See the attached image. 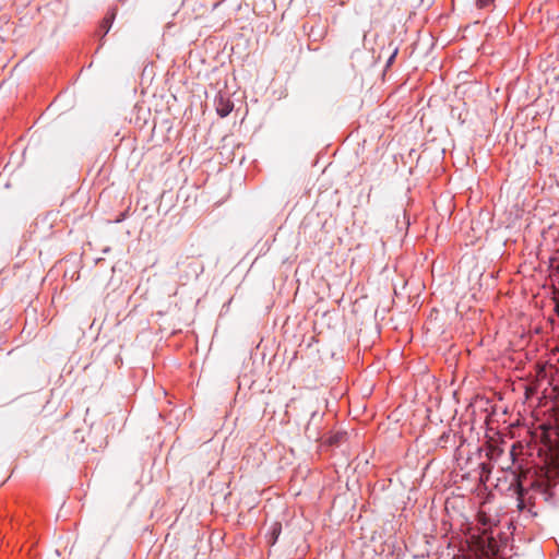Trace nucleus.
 Wrapping results in <instances>:
<instances>
[{
  "instance_id": "obj_1",
  "label": "nucleus",
  "mask_w": 559,
  "mask_h": 559,
  "mask_svg": "<svg viewBox=\"0 0 559 559\" xmlns=\"http://www.w3.org/2000/svg\"><path fill=\"white\" fill-rule=\"evenodd\" d=\"M509 455L515 467L511 485L515 486L518 509L535 518L538 509L552 503L554 487L559 484V421L543 447L516 442Z\"/></svg>"
},
{
  "instance_id": "obj_2",
  "label": "nucleus",
  "mask_w": 559,
  "mask_h": 559,
  "mask_svg": "<svg viewBox=\"0 0 559 559\" xmlns=\"http://www.w3.org/2000/svg\"><path fill=\"white\" fill-rule=\"evenodd\" d=\"M478 522L483 526L481 534L478 536V544L487 556H493L499 551V544L493 536V528L490 524V520L485 514H479Z\"/></svg>"
},
{
  "instance_id": "obj_3",
  "label": "nucleus",
  "mask_w": 559,
  "mask_h": 559,
  "mask_svg": "<svg viewBox=\"0 0 559 559\" xmlns=\"http://www.w3.org/2000/svg\"><path fill=\"white\" fill-rule=\"evenodd\" d=\"M185 274L180 276V280H183L186 282L191 278L197 280L200 276V274H202L204 271L203 264L194 260H189L185 262Z\"/></svg>"
},
{
  "instance_id": "obj_4",
  "label": "nucleus",
  "mask_w": 559,
  "mask_h": 559,
  "mask_svg": "<svg viewBox=\"0 0 559 559\" xmlns=\"http://www.w3.org/2000/svg\"><path fill=\"white\" fill-rule=\"evenodd\" d=\"M215 102H216V111L219 117L224 118L231 112V110L234 108V104L228 98L219 96L216 98Z\"/></svg>"
},
{
  "instance_id": "obj_5",
  "label": "nucleus",
  "mask_w": 559,
  "mask_h": 559,
  "mask_svg": "<svg viewBox=\"0 0 559 559\" xmlns=\"http://www.w3.org/2000/svg\"><path fill=\"white\" fill-rule=\"evenodd\" d=\"M282 532V524L280 522H275L272 524L270 532L267 533V542L270 545H274Z\"/></svg>"
},
{
  "instance_id": "obj_6",
  "label": "nucleus",
  "mask_w": 559,
  "mask_h": 559,
  "mask_svg": "<svg viewBox=\"0 0 559 559\" xmlns=\"http://www.w3.org/2000/svg\"><path fill=\"white\" fill-rule=\"evenodd\" d=\"M480 473H479V479L481 483H486L489 479V475L491 473V464L490 463H480L479 464Z\"/></svg>"
},
{
  "instance_id": "obj_7",
  "label": "nucleus",
  "mask_w": 559,
  "mask_h": 559,
  "mask_svg": "<svg viewBox=\"0 0 559 559\" xmlns=\"http://www.w3.org/2000/svg\"><path fill=\"white\" fill-rule=\"evenodd\" d=\"M114 17H115V13H111L110 15H107L104 17V20L102 22V27L105 28V33H107L109 31Z\"/></svg>"
},
{
  "instance_id": "obj_8",
  "label": "nucleus",
  "mask_w": 559,
  "mask_h": 559,
  "mask_svg": "<svg viewBox=\"0 0 559 559\" xmlns=\"http://www.w3.org/2000/svg\"><path fill=\"white\" fill-rule=\"evenodd\" d=\"M495 0H476V7L478 9H486L493 3Z\"/></svg>"
},
{
  "instance_id": "obj_9",
  "label": "nucleus",
  "mask_w": 559,
  "mask_h": 559,
  "mask_svg": "<svg viewBox=\"0 0 559 559\" xmlns=\"http://www.w3.org/2000/svg\"><path fill=\"white\" fill-rule=\"evenodd\" d=\"M396 51L391 56L389 62L393 61V58L395 57Z\"/></svg>"
},
{
  "instance_id": "obj_10",
  "label": "nucleus",
  "mask_w": 559,
  "mask_h": 559,
  "mask_svg": "<svg viewBox=\"0 0 559 559\" xmlns=\"http://www.w3.org/2000/svg\"><path fill=\"white\" fill-rule=\"evenodd\" d=\"M493 455H495V450H493V451H491L490 460H492V459H493Z\"/></svg>"
}]
</instances>
